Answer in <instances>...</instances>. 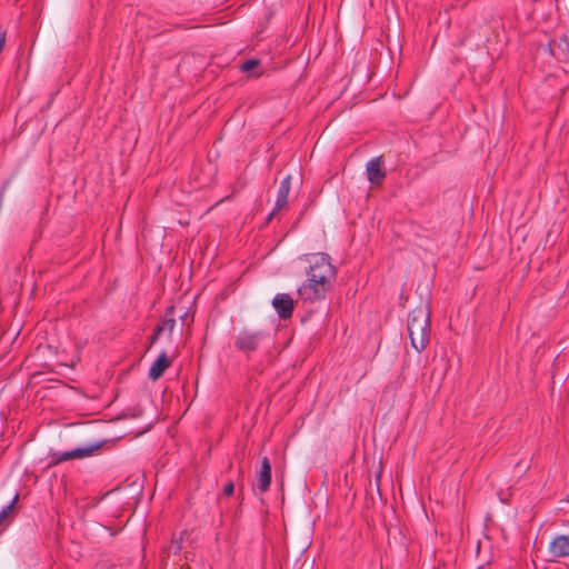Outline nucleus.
<instances>
[{
    "mask_svg": "<svg viewBox=\"0 0 569 569\" xmlns=\"http://www.w3.org/2000/svg\"><path fill=\"white\" fill-rule=\"evenodd\" d=\"M407 330L412 348L417 352L425 350L430 339V310L427 306H418L409 313Z\"/></svg>",
    "mask_w": 569,
    "mask_h": 569,
    "instance_id": "obj_1",
    "label": "nucleus"
},
{
    "mask_svg": "<svg viewBox=\"0 0 569 569\" xmlns=\"http://www.w3.org/2000/svg\"><path fill=\"white\" fill-rule=\"evenodd\" d=\"M309 268L307 277H312L325 282L331 283L336 277V268L330 262L327 253L318 252L306 257Z\"/></svg>",
    "mask_w": 569,
    "mask_h": 569,
    "instance_id": "obj_2",
    "label": "nucleus"
},
{
    "mask_svg": "<svg viewBox=\"0 0 569 569\" xmlns=\"http://www.w3.org/2000/svg\"><path fill=\"white\" fill-rule=\"evenodd\" d=\"M331 283L307 277V280L299 287V297L306 302H315L326 297Z\"/></svg>",
    "mask_w": 569,
    "mask_h": 569,
    "instance_id": "obj_3",
    "label": "nucleus"
},
{
    "mask_svg": "<svg viewBox=\"0 0 569 569\" xmlns=\"http://www.w3.org/2000/svg\"><path fill=\"white\" fill-rule=\"evenodd\" d=\"M264 338L266 335L262 331L243 329L237 336L234 346L238 350L250 353L259 348Z\"/></svg>",
    "mask_w": 569,
    "mask_h": 569,
    "instance_id": "obj_4",
    "label": "nucleus"
},
{
    "mask_svg": "<svg viewBox=\"0 0 569 569\" xmlns=\"http://www.w3.org/2000/svg\"><path fill=\"white\" fill-rule=\"evenodd\" d=\"M98 448V446H88L82 448H76L64 452H56L51 456V462L57 465L72 459L87 458L90 457Z\"/></svg>",
    "mask_w": 569,
    "mask_h": 569,
    "instance_id": "obj_5",
    "label": "nucleus"
},
{
    "mask_svg": "<svg viewBox=\"0 0 569 569\" xmlns=\"http://www.w3.org/2000/svg\"><path fill=\"white\" fill-rule=\"evenodd\" d=\"M272 307L281 319H288L292 316L295 302L288 293H277Z\"/></svg>",
    "mask_w": 569,
    "mask_h": 569,
    "instance_id": "obj_6",
    "label": "nucleus"
},
{
    "mask_svg": "<svg viewBox=\"0 0 569 569\" xmlns=\"http://www.w3.org/2000/svg\"><path fill=\"white\" fill-rule=\"evenodd\" d=\"M176 326L173 318V307L167 309L166 316L162 321L156 327L153 335L151 336V343H154L161 336L166 335L168 338L171 337Z\"/></svg>",
    "mask_w": 569,
    "mask_h": 569,
    "instance_id": "obj_7",
    "label": "nucleus"
},
{
    "mask_svg": "<svg viewBox=\"0 0 569 569\" xmlns=\"http://www.w3.org/2000/svg\"><path fill=\"white\" fill-rule=\"evenodd\" d=\"M548 553L552 558H569V536H556L549 543Z\"/></svg>",
    "mask_w": 569,
    "mask_h": 569,
    "instance_id": "obj_8",
    "label": "nucleus"
},
{
    "mask_svg": "<svg viewBox=\"0 0 569 569\" xmlns=\"http://www.w3.org/2000/svg\"><path fill=\"white\" fill-rule=\"evenodd\" d=\"M290 188H291V176H287L280 182L278 193H277L276 206H274L273 210L270 212V214L268 216V219H267L268 221H270L272 219V217L278 211H280L281 209H283L287 206Z\"/></svg>",
    "mask_w": 569,
    "mask_h": 569,
    "instance_id": "obj_9",
    "label": "nucleus"
},
{
    "mask_svg": "<svg viewBox=\"0 0 569 569\" xmlns=\"http://www.w3.org/2000/svg\"><path fill=\"white\" fill-rule=\"evenodd\" d=\"M368 179L372 184L379 186L382 183L386 172L383 170V163L380 158L371 159L367 163Z\"/></svg>",
    "mask_w": 569,
    "mask_h": 569,
    "instance_id": "obj_10",
    "label": "nucleus"
},
{
    "mask_svg": "<svg viewBox=\"0 0 569 569\" xmlns=\"http://www.w3.org/2000/svg\"><path fill=\"white\" fill-rule=\"evenodd\" d=\"M171 365V360L168 358L166 352H162L149 369V378L153 381L158 380L166 369Z\"/></svg>",
    "mask_w": 569,
    "mask_h": 569,
    "instance_id": "obj_11",
    "label": "nucleus"
},
{
    "mask_svg": "<svg viewBox=\"0 0 569 569\" xmlns=\"http://www.w3.org/2000/svg\"><path fill=\"white\" fill-rule=\"evenodd\" d=\"M258 487L261 491H267L271 482V465L268 457L261 459V469L257 475Z\"/></svg>",
    "mask_w": 569,
    "mask_h": 569,
    "instance_id": "obj_12",
    "label": "nucleus"
},
{
    "mask_svg": "<svg viewBox=\"0 0 569 569\" xmlns=\"http://www.w3.org/2000/svg\"><path fill=\"white\" fill-rule=\"evenodd\" d=\"M18 499V496L16 495L13 500L7 505L6 507L2 508V510L0 511V525L8 518V516L11 513L12 509H13V505L16 503Z\"/></svg>",
    "mask_w": 569,
    "mask_h": 569,
    "instance_id": "obj_13",
    "label": "nucleus"
},
{
    "mask_svg": "<svg viewBox=\"0 0 569 569\" xmlns=\"http://www.w3.org/2000/svg\"><path fill=\"white\" fill-rule=\"evenodd\" d=\"M18 499V496L16 495L13 500L7 505L6 507L2 508V510L0 511V525L8 518V516L11 513L12 509H13V505L16 503Z\"/></svg>",
    "mask_w": 569,
    "mask_h": 569,
    "instance_id": "obj_14",
    "label": "nucleus"
},
{
    "mask_svg": "<svg viewBox=\"0 0 569 569\" xmlns=\"http://www.w3.org/2000/svg\"><path fill=\"white\" fill-rule=\"evenodd\" d=\"M259 64V62L257 60H247L246 62L242 63L241 66V70L242 71H251L253 70Z\"/></svg>",
    "mask_w": 569,
    "mask_h": 569,
    "instance_id": "obj_15",
    "label": "nucleus"
},
{
    "mask_svg": "<svg viewBox=\"0 0 569 569\" xmlns=\"http://www.w3.org/2000/svg\"><path fill=\"white\" fill-rule=\"evenodd\" d=\"M233 490H234V486L232 482H228L224 488H223V493L226 496H231L233 493Z\"/></svg>",
    "mask_w": 569,
    "mask_h": 569,
    "instance_id": "obj_16",
    "label": "nucleus"
}]
</instances>
